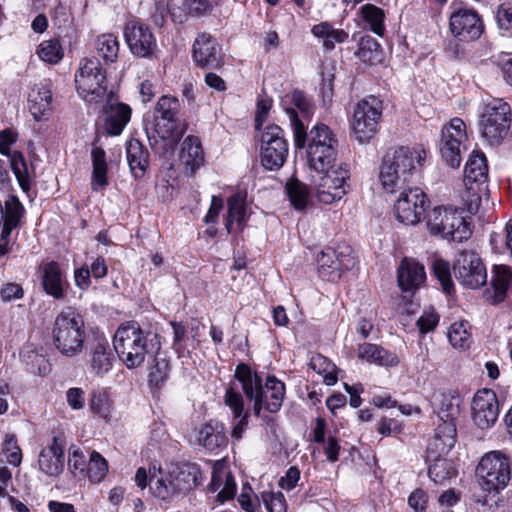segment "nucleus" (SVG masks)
I'll use <instances>...</instances> for the list:
<instances>
[{"mask_svg": "<svg viewBox=\"0 0 512 512\" xmlns=\"http://www.w3.org/2000/svg\"><path fill=\"white\" fill-rule=\"evenodd\" d=\"M203 481L200 467L191 462L170 464L166 468L151 464L149 470L140 467L135 474V482L141 489L149 485L155 498L171 503L196 489Z\"/></svg>", "mask_w": 512, "mask_h": 512, "instance_id": "nucleus-1", "label": "nucleus"}, {"mask_svg": "<svg viewBox=\"0 0 512 512\" xmlns=\"http://www.w3.org/2000/svg\"><path fill=\"white\" fill-rule=\"evenodd\" d=\"M289 120L296 148H304L307 142V161L310 170L324 171L335 165L338 140L327 125L317 124L307 134L295 111L289 110Z\"/></svg>", "mask_w": 512, "mask_h": 512, "instance_id": "nucleus-2", "label": "nucleus"}, {"mask_svg": "<svg viewBox=\"0 0 512 512\" xmlns=\"http://www.w3.org/2000/svg\"><path fill=\"white\" fill-rule=\"evenodd\" d=\"M114 350L128 369L141 366L147 354L161 347L159 336L150 328H142L138 322L122 324L115 332Z\"/></svg>", "mask_w": 512, "mask_h": 512, "instance_id": "nucleus-3", "label": "nucleus"}, {"mask_svg": "<svg viewBox=\"0 0 512 512\" xmlns=\"http://www.w3.org/2000/svg\"><path fill=\"white\" fill-rule=\"evenodd\" d=\"M236 379L242 384L246 397L254 402L253 411L259 416L264 407L270 413L280 410L285 396V385L274 376L266 379L265 386L257 373H252L245 364H239L235 371Z\"/></svg>", "mask_w": 512, "mask_h": 512, "instance_id": "nucleus-4", "label": "nucleus"}, {"mask_svg": "<svg viewBox=\"0 0 512 512\" xmlns=\"http://www.w3.org/2000/svg\"><path fill=\"white\" fill-rule=\"evenodd\" d=\"M425 158L426 152L420 148L401 146L387 151L379 173L383 188L390 193L404 188L409 177L422 166Z\"/></svg>", "mask_w": 512, "mask_h": 512, "instance_id": "nucleus-5", "label": "nucleus"}, {"mask_svg": "<svg viewBox=\"0 0 512 512\" xmlns=\"http://www.w3.org/2000/svg\"><path fill=\"white\" fill-rule=\"evenodd\" d=\"M86 329L84 319L76 310L68 307L55 318L52 340L57 351L66 357L79 355L84 348Z\"/></svg>", "mask_w": 512, "mask_h": 512, "instance_id": "nucleus-6", "label": "nucleus"}, {"mask_svg": "<svg viewBox=\"0 0 512 512\" xmlns=\"http://www.w3.org/2000/svg\"><path fill=\"white\" fill-rule=\"evenodd\" d=\"M310 171V188L320 203L333 204L347 193L346 180L350 174L346 165H332L324 171Z\"/></svg>", "mask_w": 512, "mask_h": 512, "instance_id": "nucleus-7", "label": "nucleus"}, {"mask_svg": "<svg viewBox=\"0 0 512 512\" xmlns=\"http://www.w3.org/2000/svg\"><path fill=\"white\" fill-rule=\"evenodd\" d=\"M511 125V109L502 99H494L483 107L479 129L490 145H499L507 137Z\"/></svg>", "mask_w": 512, "mask_h": 512, "instance_id": "nucleus-8", "label": "nucleus"}, {"mask_svg": "<svg viewBox=\"0 0 512 512\" xmlns=\"http://www.w3.org/2000/svg\"><path fill=\"white\" fill-rule=\"evenodd\" d=\"M75 83L78 94L88 103H99L110 96L107 94L106 72L98 58H84L80 61Z\"/></svg>", "mask_w": 512, "mask_h": 512, "instance_id": "nucleus-9", "label": "nucleus"}, {"mask_svg": "<svg viewBox=\"0 0 512 512\" xmlns=\"http://www.w3.org/2000/svg\"><path fill=\"white\" fill-rule=\"evenodd\" d=\"M427 227L431 234L459 243L472 234L470 224L453 208L435 207L428 214Z\"/></svg>", "mask_w": 512, "mask_h": 512, "instance_id": "nucleus-10", "label": "nucleus"}, {"mask_svg": "<svg viewBox=\"0 0 512 512\" xmlns=\"http://www.w3.org/2000/svg\"><path fill=\"white\" fill-rule=\"evenodd\" d=\"M259 139L262 166L271 171L280 169L288 156V142L282 128L275 124L268 125L260 132Z\"/></svg>", "mask_w": 512, "mask_h": 512, "instance_id": "nucleus-11", "label": "nucleus"}, {"mask_svg": "<svg viewBox=\"0 0 512 512\" xmlns=\"http://www.w3.org/2000/svg\"><path fill=\"white\" fill-rule=\"evenodd\" d=\"M476 473L482 479L480 485L483 490L498 491L506 487L510 481L511 465L505 455L493 451L482 457Z\"/></svg>", "mask_w": 512, "mask_h": 512, "instance_id": "nucleus-12", "label": "nucleus"}, {"mask_svg": "<svg viewBox=\"0 0 512 512\" xmlns=\"http://www.w3.org/2000/svg\"><path fill=\"white\" fill-rule=\"evenodd\" d=\"M381 115L382 104L378 98L369 96L357 103L351 127L360 143L367 142L377 132Z\"/></svg>", "mask_w": 512, "mask_h": 512, "instance_id": "nucleus-13", "label": "nucleus"}, {"mask_svg": "<svg viewBox=\"0 0 512 512\" xmlns=\"http://www.w3.org/2000/svg\"><path fill=\"white\" fill-rule=\"evenodd\" d=\"M455 278L466 288L478 289L487 282L485 265L479 255L472 250L458 253L453 265Z\"/></svg>", "mask_w": 512, "mask_h": 512, "instance_id": "nucleus-14", "label": "nucleus"}, {"mask_svg": "<svg viewBox=\"0 0 512 512\" xmlns=\"http://www.w3.org/2000/svg\"><path fill=\"white\" fill-rule=\"evenodd\" d=\"M318 271L323 279L336 281L344 270L351 269L355 260L349 246L327 247L317 256Z\"/></svg>", "mask_w": 512, "mask_h": 512, "instance_id": "nucleus-15", "label": "nucleus"}, {"mask_svg": "<svg viewBox=\"0 0 512 512\" xmlns=\"http://www.w3.org/2000/svg\"><path fill=\"white\" fill-rule=\"evenodd\" d=\"M467 139L466 126L462 119L453 118L442 128L439 150L443 160L452 168L461 163V145Z\"/></svg>", "mask_w": 512, "mask_h": 512, "instance_id": "nucleus-16", "label": "nucleus"}, {"mask_svg": "<svg viewBox=\"0 0 512 512\" xmlns=\"http://www.w3.org/2000/svg\"><path fill=\"white\" fill-rule=\"evenodd\" d=\"M17 136V133L10 129L0 131V153L9 157L11 168L21 189L28 192L33 181L34 169L28 166L21 152L11 151Z\"/></svg>", "mask_w": 512, "mask_h": 512, "instance_id": "nucleus-17", "label": "nucleus"}, {"mask_svg": "<svg viewBox=\"0 0 512 512\" xmlns=\"http://www.w3.org/2000/svg\"><path fill=\"white\" fill-rule=\"evenodd\" d=\"M124 36L131 53L137 57L152 58L157 47L150 27L139 19L129 20L124 27Z\"/></svg>", "mask_w": 512, "mask_h": 512, "instance_id": "nucleus-18", "label": "nucleus"}, {"mask_svg": "<svg viewBox=\"0 0 512 512\" xmlns=\"http://www.w3.org/2000/svg\"><path fill=\"white\" fill-rule=\"evenodd\" d=\"M427 198L419 188L404 189L394 205L396 218L405 225H416L426 210Z\"/></svg>", "mask_w": 512, "mask_h": 512, "instance_id": "nucleus-19", "label": "nucleus"}, {"mask_svg": "<svg viewBox=\"0 0 512 512\" xmlns=\"http://www.w3.org/2000/svg\"><path fill=\"white\" fill-rule=\"evenodd\" d=\"M192 59L195 65L204 70L220 69L224 64L221 46L208 33H199L192 45Z\"/></svg>", "mask_w": 512, "mask_h": 512, "instance_id": "nucleus-20", "label": "nucleus"}, {"mask_svg": "<svg viewBox=\"0 0 512 512\" xmlns=\"http://www.w3.org/2000/svg\"><path fill=\"white\" fill-rule=\"evenodd\" d=\"M472 420L482 429L492 427L499 416V402L496 393L492 389L478 390L474 395L471 405Z\"/></svg>", "mask_w": 512, "mask_h": 512, "instance_id": "nucleus-21", "label": "nucleus"}, {"mask_svg": "<svg viewBox=\"0 0 512 512\" xmlns=\"http://www.w3.org/2000/svg\"><path fill=\"white\" fill-rule=\"evenodd\" d=\"M449 27L451 33L460 41L478 39L484 31V25L473 9L458 8L450 15Z\"/></svg>", "mask_w": 512, "mask_h": 512, "instance_id": "nucleus-22", "label": "nucleus"}, {"mask_svg": "<svg viewBox=\"0 0 512 512\" xmlns=\"http://www.w3.org/2000/svg\"><path fill=\"white\" fill-rule=\"evenodd\" d=\"M179 102L175 97L162 96L155 108L154 129L161 139H168L175 129Z\"/></svg>", "mask_w": 512, "mask_h": 512, "instance_id": "nucleus-23", "label": "nucleus"}, {"mask_svg": "<svg viewBox=\"0 0 512 512\" xmlns=\"http://www.w3.org/2000/svg\"><path fill=\"white\" fill-rule=\"evenodd\" d=\"M209 490L212 492L218 491L216 500L219 503L231 500L235 496L236 482L234 476L223 461H216L213 464Z\"/></svg>", "mask_w": 512, "mask_h": 512, "instance_id": "nucleus-24", "label": "nucleus"}, {"mask_svg": "<svg viewBox=\"0 0 512 512\" xmlns=\"http://www.w3.org/2000/svg\"><path fill=\"white\" fill-rule=\"evenodd\" d=\"M64 463V442L60 438L54 437L52 443L43 448L39 454V468L46 475L57 477L62 473Z\"/></svg>", "mask_w": 512, "mask_h": 512, "instance_id": "nucleus-25", "label": "nucleus"}, {"mask_svg": "<svg viewBox=\"0 0 512 512\" xmlns=\"http://www.w3.org/2000/svg\"><path fill=\"white\" fill-rule=\"evenodd\" d=\"M435 431L434 437L430 440L427 448L429 457L433 454L445 456L454 447L456 443V423L455 420H441Z\"/></svg>", "mask_w": 512, "mask_h": 512, "instance_id": "nucleus-26", "label": "nucleus"}, {"mask_svg": "<svg viewBox=\"0 0 512 512\" xmlns=\"http://www.w3.org/2000/svg\"><path fill=\"white\" fill-rule=\"evenodd\" d=\"M131 108L124 103H114L111 97H108L105 109V130L111 136H118L122 133L131 117Z\"/></svg>", "mask_w": 512, "mask_h": 512, "instance_id": "nucleus-27", "label": "nucleus"}, {"mask_svg": "<svg viewBox=\"0 0 512 512\" xmlns=\"http://www.w3.org/2000/svg\"><path fill=\"white\" fill-rule=\"evenodd\" d=\"M113 362L114 355L108 341L97 339L90 350V372L95 376L102 377L112 369Z\"/></svg>", "mask_w": 512, "mask_h": 512, "instance_id": "nucleus-28", "label": "nucleus"}, {"mask_svg": "<svg viewBox=\"0 0 512 512\" xmlns=\"http://www.w3.org/2000/svg\"><path fill=\"white\" fill-rule=\"evenodd\" d=\"M426 278L424 267L413 259L405 258L398 268V284L405 291H412L420 287Z\"/></svg>", "mask_w": 512, "mask_h": 512, "instance_id": "nucleus-29", "label": "nucleus"}, {"mask_svg": "<svg viewBox=\"0 0 512 512\" xmlns=\"http://www.w3.org/2000/svg\"><path fill=\"white\" fill-rule=\"evenodd\" d=\"M127 161L132 175L142 178L149 166L150 154L145 145L137 139H130L126 143Z\"/></svg>", "mask_w": 512, "mask_h": 512, "instance_id": "nucleus-30", "label": "nucleus"}, {"mask_svg": "<svg viewBox=\"0 0 512 512\" xmlns=\"http://www.w3.org/2000/svg\"><path fill=\"white\" fill-rule=\"evenodd\" d=\"M488 179V165L484 153L473 151L468 158L464 169V183L468 190H473V185L484 184Z\"/></svg>", "mask_w": 512, "mask_h": 512, "instance_id": "nucleus-31", "label": "nucleus"}, {"mask_svg": "<svg viewBox=\"0 0 512 512\" xmlns=\"http://www.w3.org/2000/svg\"><path fill=\"white\" fill-rule=\"evenodd\" d=\"M490 285L492 292L487 291V297L492 303L503 302L507 297L509 288L512 285V272L508 266L495 265L492 269Z\"/></svg>", "mask_w": 512, "mask_h": 512, "instance_id": "nucleus-32", "label": "nucleus"}, {"mask_svg": "<svg viewBox=\"0 0 512 512\" xmlns=\"http://www.w3.org/2000/svg\"><path fill=\"white\" fill-rule=\"evenodd\" d=\"M199 443L212 452L225 448L228 438L224 425L213 420L207 422L199 431Z\"/></svg>", "mask_w": 512, "mask_h": 512, "instance_id": "nucleus-33", "label": "nucleus"}, {"mask_svg": "<svg viewBox=\"0 0 512 512\" xmlns=\"http://www.w3.org/2000/svg\"><path fill=\"white\" fill-rule=\"evenodd\" d=\"M357 351L360 359L379 366L395 367L399 363V359L395 353L376 344L363 343L358 346Z\"/></svg>", "mask_w": 512, "mask_h": 512, "instance_id": "nucleus-34", "label": "nucleus"}, {"mask_svg": "<svg viewBox=\"0 0 512 512\" xmlns=\"http://www.w3.org/2000/svg\"><path fill=\"white\" fill-rule=\"evenodd\" d=\"M91 160L93 168L91 186L93 191H99L108 185V166L105 151L101 147L93 146L91 150Z\"/></svg>", "mask_w": 512, "mask_h": 512, "instance_id": "nucleus-35", "label": "nucleus"}, {"mask_svg": "<svg viewBox=\"0 0 512 512\" xmlns=\"http://www.w3.org/2000/svg\"><path fill=\"white\" fill-rule=\"evenodd\" d=\"M42 284L47 294L56 299L63 298L62 273L57 262L51 261L44 265Z\"/></svg>", "mask_w": 512, "mask_h": 512, "instance_id": "nucleus-36", "label": "nucleus"}, {"mask_svg": "<svg viewBox=\"0 0 512 512\" xmlns=\"http://www.w3.org/2000/svg\"><path fill=\"white\" fill-rule=\"evenodd\" d=\"M312 34L321 39L325 50L331 51L337 43L348 39V33L343 29H335L329 22H321L311 29Z\"/></svg>", "mask_w": 512, "mask_h": 512, "instance_id": "nucleus-37", "label": "nucleus"}, {"mask_svg": "<svg viewBox=\"0 0 512 512\" xmlns=\"http://www.w3.org/2000/svg\"><path fill=\"white\" fill-rule=\"evenodd\" d=\"M460 403V397L450 391L434 395L440 420H456L460 415Z\"/></svg>", "mask_w": 512, "mask_h": 512, "instance_id": "nucleus-38", "label": "nucleus"}, {"mask_svg": "<svg viewBox=\"0 0 512 512\" xmlns=\"http://www.w3.org/2000/svg\"><path fill=\"white\" fill-rule=\"evenodd\" d=\"M94 49L105 64L116 62L119 54V42L113 34H102L97 37Z\"/></svg>", "mask_w": 512, "mask_h": 512, "instance_id": "nucleus-39", "label": "nucleus"}, {"mask_svg": "<svg viewBox=\"0 0 512 512\" xmlns=\"http://www.w3.org/2000/svg\"><path fill=\"white\" fill-rule=\"evenodd\" d=\"M246 217L245 198L239 193L231 196L228 199L227 230L230 232L234 224L241 230L246 221Z\"/></svg>", "mask_w": 512, "mask_h": 512, "instance_id": "nucleus-40", "label": "nucleus"}, {"mask_svg": "<svg viewBox=\"0 0 512 512\" xmlns=\"http://www.w3.org/2000/svg\"><path fill=\"white\" fill-rule=\"evenodd\" d=\"M427 457L429 460H433V463L429 466L428 474L436 484H442L445 480L456 476L457 471L451 461L437 454H433L432 457L428 455Z\"/></svg>", "mask_w": 512, "mask_h": 512, "instance_id": "nucleus-41", "label": "nucleus"}, {"mask_svg": "<svg viewBox=\"0 0 512 512\" xmlns=\"http://www.w3.org/2000/svg\"><path fill=\"white\" fill-rule=\"evenodd\" d=\"M28 101L30 103V111L35 119H39V115H44L50 109L52 93L46 85H41L32 90Z\"/></svg>", "mask_w": 512, "mask_h": 512, "instance_id": "nucleus-42", "label": "nucleus"}, {"mask_svg": "<svg viewBox=\"0 0 512 512\" xmlns=\"http://www.w3.org/2000/svg\"><path fill=\"white\" fill-rule=\"evenodd\" d=\"M311 188L298 179H291L286 184V192L293 207L303 210L307 207Z\"/></svg>", "mask_w": 512, "mask_h": 512, "instance_id": "nucleus-43", "label": "nucleus"}, {"mask_svg": "<svg viewBox=\"0 0 512 512\" xmlns=\"http://www.w3.org/2000/svg\"><path fill=\"white\" fill-rule=\"evenodd\" d=\"M360 15L372 32L379 36L383 35L385 14L381 8L373 4H365L360 8Z\"/></svg>", "mask_w": 512, "mask_h": 512, "instance_id": "nucleus-44", "label": "nucleus"}, {"mask_svg": "<svg viewBox=\"0 0 512 512\" xmlns=\"http://www.w3.org/2000/svg\"><path fill=\"white\" fill-rule=\"evenodd\" d=\"M89 409L93 414L108 420L111 416L112 401L105 390L93 391L89 399Z\"/></svg>", "mask_w": 512, "mask_h": 512, "instance_id": "nucleus-45", "label": "nucleus"}, {"mask_svg": "<svg viewBox=\"0 0 512 512\" xmlns=\"http://www.w3.org/2000/svg\"><path fill=\"white\" fill-rule=\"evenodd\" d=\"M469 323L467 321L455 322L450 326L448 339L455 348H468L471 341V335L468 332Z\"/></svg>", "mask_w": 512, "mask_h": 512, "instance_id": "nucleus-46", "label": "nucleus"}, {"mask_svg": "<svg viewBox=\"0 0 512 512\" xmlns=\"http://www.w3.org/2000/svg\"><path fill=\"white\" fill-rule=\"evenodd\" d=\"M182 157L186 164L199 166L203 161V151L199 139L195 136H188L183 141Z\"/></svg>", "mask_w": 512, "mask_h": 512, "instance_id": "nucleus-47", "label": "nucleus"}, {"mask_svg": "<svg viewBox=\"0 0 512 512\" xmlns=\"http://www.w3.org/2000/svg\"><path fill=\"white\" fill-rule=\"evenodd\" d=\"M286 98L290 101L293 107L286 108V113L289 116V110L295 111L298 115V119L302 122V119H308L312 115V106L306 95L299 91L294 90Z\"/></svg>", "mask_w": 512, "mask_h": 512, "instance_id": "nucleus-48", "label": "nucleus"}, {"mask_svg": "<svg viewBox=\"0 0 512 512\" xmlns=\"http://www.w3.org/2000/svg\"><path fill=\"white\" fill-rule=\"evenodd\" d=\"M37 54L41 60L55 64L63 57V51L58 40L51 39L42 41L38 48Z\"/></svg>", "mask_w": 512, "mask_h": 512, "instance_id": "nucleus-49", "label": "nucleus"}, {"mask_svg": "<svg viewBox=\"0 0 512 512\" xmlns=\"http://www.w3.org/2000/svg\"><path fill=\"white\" fill-rule=\"evenodd\" d=\"M108 465L106 460L96 451H92L87 465V476L93 483H99L106 475Z\"/></svg>", "mask_w": 512, "mask_h": 512, "instance_id": "nucleus-50", "label": "nucleus"}, {"mask_svg": "<svg viewBox=\"0 0 512 512\" xmlns=\"http://www.w3.org/2000/svg\"><path fill=\"white\" fill-rule=\"evenodd\" d=\"M260 500L268 512H287L286 499L280 491H263Z\"/></svg>", "mask_w": 512, "mask_h": 512, "instance_id": "nucleus-51", "label": "nucleus"}, {"mask_svg": "<svg viewBox=\"0 0 512 512\" xmlns=\"http://www.w3.org/2000/svg\"><path fill=\"white\" fill-rule=\"evenodd\" d=\"M224 403L231 410L234 419H238V417L245 414H250L249 410L244 409L242 395L232 387L226 389Z\"/></svg>", "mask_w": 512, "mask_h": 512, "instance_id": "nucleus-52", "label": "nucleus"}, {"mask_svg": "<svg viewBox=\"0 0 512 512\" xmlns=\"http://www.w3.org/2000/svg\"><path fill=\"white\" fill-rule=\"evenodd\" d=\"M435 277L440 281L443 290L449 293L453 288L449 263L442 259H435L432 263Z\"/></svg>", "mask_w": 512, "mask_h": 512, "instance_id": "nucleus-53", "label": "nucleus"}, {"mask_svg": "<svg viewBox=\"0 0 512 512\" xmlns=\"http://www.w3.org/2000/svg\"><path fill=\"white\" fill-rule=\"evenodd\" d=\"M169 372V361L164 357L157 356L149 374L150 382L154 385L162 384L167 379Z\"/></svg>", "mask_w": 512, "mask_h": 512, "instance_id": "nucleus-54", "label": "nucleus"}, {"mask_svg": "<svg viewBox=\"0 0 512 512\" xmlns=\"http://www.w3.org/2000/svg\"><path fill=\"white\" fill-rule=\"evenodd\" d=\"M3 452L6 455L7 462L11 465L18 466L22 461V452L17 445L15 435H6Z\"/></svg>", "mask_w": 512, "mask_h": 512, "instance_id": "nucleus-55", "label": "nucleus"}, {"mask_svg": "<svg viewBox=\"0 0 512 512\" xmlns=\"http://www.w3.org/2000/svg\"><path fill=\"white\" fill-rule=\"evenodd\" d=\"M171 326L173 328V349L178 354L179 357H183L186 354H189V350L186 348L184 344V338L186 335V329L182 323L179 322H171Z\"/></svg>", "mask_w": 512, "mask_h": 512, "instance_id": "nucleus-56", "label": "nucleus"}, {"mask_svg": "<svg viewBox=\"0 0 512 512\" xmlns=\"http://www.w3.org/2000/svg\"><path fill=\"white\" fill-rule=\"evenodd\" d=\"M496 21L500 29L504 31L512 29V5L501 4L496 12Z\"/></svg>", "mask_w": 512, "mask_h": 512, "instance_id": "nucleus-57", "label": "nucleus"}, {"mask_svg": "<svg viewBox=\"0 0 512 512\" xmlns=\"http://www.w3.org/2000/svg\"><path fill=\"white\" fill-rule=\"evenodd\" d=\"M68 466L74 476L84 475L86 469L85 456L79 450H73L69 454Z\"/></svg>", "mask_w": 512, "mask_h": 512, "instance_id": "nucleus-58", "label": "nucleus"}, {"mask_svg": "<svg viewBox=\"0 0 512 512\" xmlns=\"http://www.w3.org/2000/svg\"><path fill=\"white\" fill-rule=\"evenodd\" d=\"M66 400L72 409L80 410L85 404V392L81 388H70L66 392Z\"/></svg>", "mask_w": 512, "mask_h": 512, "instance_id": "nucleus-59", "label": "nucleus"}, {"mask_svg": "<svg viewBox=\"0 0 512 512\" xmlns=\"http://www.w3.org/2000/svg\"><path fill=\"white\" fill-rule=\"evenodd\" d=\"M183 4L189 14L200 16L211 10V4L208 0H184Z\"/></svg>", "mask_w": 512, "mask_h": 512, "instance_id": "nucleus-60", "label": "nucleus"}, {"mask_svg": "<svg viewBox=\"0 0 512 512\" xmlns=\"http://www.w3.org/2000/svg\"><path fill=\"white\" fill-rule=\"evenodd\" d=\"M460 500L459 494L453 489L444 491L438 499L442 512H453L452 507L458 504Z\"/></svg>", "mask_w": 512, "mask_h": 512, "instance_id": "nucleus-61", "label": "nucleus"}, {"mask_svg": "<svg viewBox=\"0 0 512 512\" xmlns=\"http://www.w3.org/2000/svg\"><path fill=\"white\" fill-rule=\"evenodd\" d=\"M252 489L250 486L243 487L242 492L238 497V502L241 508L246 512H255L256 506L261 501L260 498H257L256 502L253 501L251 497Z\"/></svg>", "mask_w": 512, "mask_h": 512, "instance_id": "nucleus-62", "label": "nucleus"}, {"mask_svg": "<svg viewBox=\"0 0 512 512\" xmlns=\"http://www.w3.org/2000/svg\"><path fill=\"white\" fill-rule=\"evenodd\" d=\"M427 500V494L423 490L417 489L409 496L408 504L416 512H425Z\"/></svg>", "mask_w": 512, "mask_h": 512, "instance_id": "nucleus-63", "label": "nucleus"}, {"mask_svg": "<svg viewBox=\"0 0 512 512\" xmlns=\"http://www.w3.org/2000/svg\"><path fill=\"white\" fill-rule=\"evenodd\" d=\"M299 479H300L299 469L295 466H292L287 470L286 475L284 477L280 478L279 486L284 490L290 491L293 488H295Z\"/></svg>", "mask_w": 512, "mask_h": 512, "instance_id": "nucleus-64", "label": "nucleus"}]
</instances>
